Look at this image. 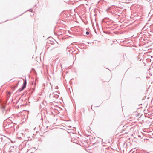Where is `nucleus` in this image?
<instances>
[{
  "label": "nucleus",
  "instance_id": "obj_1",
  "mask_svg": "<svg viewBox=\"0 0 153 153\" xmlns=\"http://www.w3.org/2000/svg\"><path fill=\"white\" fill-rule=\"evenodd\" d=\"M59 92L58 91H56L49 95L50 98L53 101L56 100L59 97Z\"/></svg>",
  "mask_w": 153,
  "mask_h": 153
},
{
  "label": "nucleus",
  "instance_id": "obj_2",
  "mask_svg": "<svg viewBox=\"0 0 153 153\" xmlns=\"http://www.w3.org/2000/svg\"><path fill=\"white\" fill-rule=\"evenodd\" d=\"M4 126L6 128H10L12 127L13 124L12 123H8L7 122H4Z\"/></svg>",
  "mask_w": 153,
  "mask_h": 153
},
{
  "label": "nucleus",
  "instance_id": "obj_3",
  "mask_svg": "<svg viewBox=\"0 0 153 153\" xmlns=\"http://www.w3.org/2000/svg\"><path fill=\"white\" fill-rule=\"evenodd\" d=\"M26 84H27V82H26V80L25 79L24 81V82L23 84V86H22V87H23L24 88H25V87H26Z\"/></svg>",
  "mask_w": 153,
  "mask_h": 153
},
{
  "label": "nucleus",
  "instance_id": "obj_4",
  "mask_svg": "<svg viewBox=\"0 0 153 153\" xmlns=\"http://www.w3.org/2000/svg\"><path fill=\"white\" fill-rule=\"evenodd\" d=\"M24 88L23 87H22V88L19 89L17 91L18 92H19L22 91V90H23Z\"/></svg>",
  "mask_w": 153,
  "mask_h": 153
},
{
  "label": "nucleus",
  "instance_id": "obj_5",
  "mask_svg": "<svg viewBox=\"0 0 153 153\" xmlns=\"http://www.w3.org/2000/svg\"><path fill=\"white\" fill-rule=\"evenodd\" d=\"M50 43L51 44L53 45V43L57 44V42L56 41H55V42H52L51 43Z\"/></svg>",
  "mask_w": 153,
  "mask_h": 153
},
{
  "label": "nucleus",
  "instance_id": "obj_6",
  "mask_svg": "<svg viewBox=\"0 0 153 153\" xmlns=\"http://www.w3.org/2000/svg\"><path fill=\"white\" fill-rule=\"evenodd\" d=\"M136 79L138 80H140V78L139 77H136Z\"/></svg>",
  "mask_w": 153,
  "mask_h": 153
},
{
  "label": "nucleus",
  "instance_id": "obj_7",
  "mask_svg": "<svg viewBox=\"0 0 153 153\" xmlns=\"http://www.w3.org/2000/svg\"><path fill=\"white\" fill-rule=\"evenodd\" d=\"M33 10L32 9H30L29 10V11L31 12H32Z\"/></svg>",
  "mask_w": 153,
  "mask_h": 153
},
{
  "label": "nucleus",
  "instance_id": "obj_8",
  "mask_svg": "<svg viewBox=\"0 0 153 153\" xmlns=\"http://www.w3.org/2000/svg\"><path fill=\"white\" fill-rule=\"evenodd\" d=\"M86 34L87 35H88L89 34V32L88 31H87L86 33Z\"/></svg>",
  "mask_w": 153,
  "mask_h": 153
},
{
  "label": "nucleus",
  "instance_id": "obj_9",
  "mask_svg": "<svg viewBox=\"0 0 153 153\" xmlns=\"http://www.w3.org/2000/svg\"><path fill=\"white\" fill-rule=\"evenodd\" d=\"M58 88V86H56V87L55 88H56V89Z\"/></svg>",
  "mask_w": 153,
  "mask_h": 153
},
{
  "label": "nucleus",
  "instance_id": "obj_10",
  "mask_svg": "<svg viewBox=\"0 0 153 153\" xmlns=\"http://www.w3.org/2000/svg\"><path fill=\"white\" fill-rule=\"evenodd\" d=\"M61 68H62V65H61Z\"/></svg>",
  "mask_w": 153,
  "mask_h": 153
}]
</instances>
